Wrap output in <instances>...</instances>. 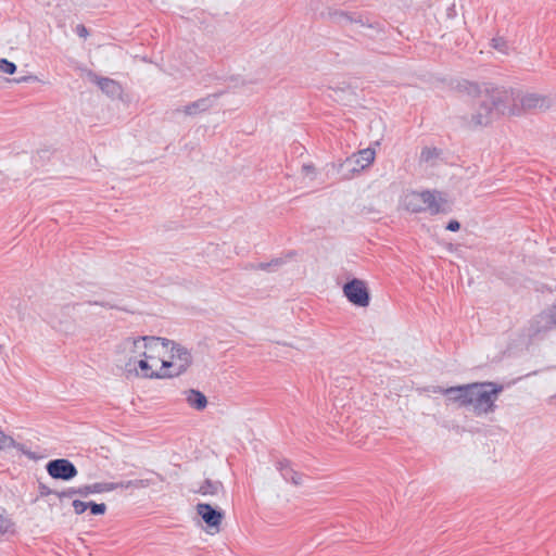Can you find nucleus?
<instances>
[{
	"label": "nucleus",
	"instance_id": "1",
	"mask_svg": "<svg viewBox=\"0 0 556 556\" xmlns=\"http://www.w3.org/2000/svg\"><path fill=\"white\" fill-rule=\"evenodd\" d=\"M503 390V384L485 381L450 388L439 387L435 392L444 394L447 396L448 401L457 403L460 406L471 407L477 416H481L495 410V402Z\"/></svg>",
	"mask_w": 556,
	"mask_h": 556
},
{
	"label": "nucleus",
	"instance_id": "2",
	"mask_svg": "<svg viewBox=\"0 0 556 556\" xmlns=\"http://www.w3.org/2000/svg\"><path fill=\"white\" fill-rule=\"evenodd\" d=\"M402 204L412 213L428 212L430 215H437L451 211L446 194L438 190H408L402 198Z\"/></svg>",
	"mask_w": 556,
	"mask_h": 556
},
{
	"label": "nucleus",
	"instance_id": "3",
	"mask_svg": "<svg viewBox=\"0 0 556 556\" xmlns=\"http://www.w3.org/2000/svg\"><path fill=\"white\" fill-rule=\"evenodd\" d=\"M482 90L486 96V100L491 102L498 115L520 114V92H517L511 88L494 87L491 85H484Z\"/></svg>",
	"mask_w": 556,
	"mask_h": 556
},
{
	"label": "nucleus",
	"instance_id": "4",
	"mask_svg": "<svg viewBox=\"0 0 556 556\" xmlns=\"http://www.w3.org/2000/svg\"><path fill=\"white\" fill-rule=\"evenodd\" d=\"M168 358L162 362L163 378H174L182 375L192 364V356L188 349L172 341L168 348Z\"/></svg>",
	"mask_w": 556,
	"mask_h": 556
},
{
	"label": "nucleus",
	"instance_id": "5",
	"mask_svg": "<svg viewBox=\"0 0 556 556\" xmlns=\"http://www.w3.org/2000/svg\"><path fill=\"white\" fill-rule=\"evenodd\" d=\"M84 311V304H66L49 317V323L56 330L66 334L74 333L76 320Z\"/></svg>",
	"mask_w": 556,
	"mask_h": 556
},
{
	"label": "nucleus",
	"instance_id": "6",
	"mask_svg": "<svg viewBox=\"0 0 556 556\" xmlns=\"http://www.w3.org/2000/svg\"><path fill=\"white\" fill-rule=\"evenodd\" d=\"M123 371L127 379H164L162 368H154L144 357L125 363Z\"/></svg>",
	"mask_w": 556,
	"mask_h": 556
},
{
	"label": "nucleus",
	"instance_id": "7",
	"mask_svg": "<svg viewBox=\"0 0 556 556\" xmlns=\"http://www.w3.org/2000/svg\"><path fill=\"white\" fill-rule=\"evenodd\" d=\"M146 339L143 357L147 358L154 368H160L162 362L165 361V357L168 354V348L169 344H172V340L153 336H146Z\"/></svg>",
	"mask_w": 556,
	"mask_h": 556
},
{
	"label": "nucleus",
	"instance_id": "8",
	"mask_svg": "<svg viewBox=\"0 0 556 556\" xmlns=\"http://www.w3.org/2000/svg\"><path fill=\"white\" fill-rule=\"evenodd\" d=\"M498 116L497 112L491 104L489 100H486V96L484 94L482 89L478 90V101L475 108L473 113L468 121V124L472 127L478 126H486L492 123Z\"/></svg>",
	"mask_w": 556,
	"mask_h": 556
},
{
	"label": "nucleus",
	"instance_id": "9",
	"mask_svg": "<svg viewBox=\"0 0 556 556\" xmlns=\"http://www.w3.org/2000/svg\"><path fill=\"white\" fill-rule=\"evenodd\" d=\"M146 336L142 337H127L123 339L116 346V354L121 361L128 363L143 357L146 348Z\"/></svg>",
	"mask_w": 556,
	"mask_h": 556
},
{
	"label": "nucleus",
	"instance_id": "10",
	"mask_svg": "<svg viewBox=\"0 0 556 556\" xmlns=\"http://www.w3.org/2000/svg\"><path fill=\"white\" fill-rule=\"evenodd\" d=\"M343 293L346 299L354 305L366 307L369 305V292L363 280L353 279L344 285Z\"/></svg>",
	"mask_w": 556,
	"mask_h": 556
},
{
	"label": "nucleus",
	"instance_id": "11",
	"mask_svg": "<svg viewBox=\"0 0 556 556\" xmlns=\"http://www.w3.org/2000/svg\"><path fill=\"white\" fill-rule=\"evenodd\" d=\"M556 327V304L536 315L530 323L529 334L539 336Z\"/></svg>",
	"mask_w": 556,
	"mask_h": 556
},
{
	"label": "nucleus",
	"instance_id": "12",
	"mask_svg": "<svg viewBox=\"0 0 556 556\" xmlns=\"http://www.w3.org/2000/svg\"><path fill=\"white\" fill-rule=\"evenodd\" d=\"M46 468L50 477L65 481L75 478L78 472L74 464L65 458L50 460Z\"/></svg>",
	"mask_w": 556,
	"mask_h": 556
},
{
	"label": "nucleus",
	"instance_id": "13",
	"mask_svg": "<svg viewBox=\"0 0 556 556\" xmlns=\"http://www.w3.org/2000/svg\"><path fill=\"white\" fill-rule=\"evenodd\" d=\"M553 101L549 97L529 92V93H520L519 99V109L521 111H530V110H545L551 108Z\"/></svg>",
	"mask_w": 556,
	"mask_h": 556
},
{
	"label": "nucleus",
	"instance_id": "14",
	"mask_svg": "<svg viewBox=\"0 0 556 556\" xmlns=\"http://www.w3.org/2000/svg\"><path fill=\"white\" fill-rule=\"evenodd\" d=\"M87 77L111 98L119 97L123 91L121 85L109 77H100L91 71L87 72Z\"/></svg>",
	"mask_w": 556,
	"mask_h": 556
},
{
	"label": "nucleus",
	"instance_id": "15",
	"mask_svg": "<svg viewBox=\"0 0 556 556\" xmlns=\"http://www.w3.org/2000/svg\"><path fill=\"white\" fill-rule=\"evenodd\" d=\"M197 513L203 521L216 532L219 531L224 514L220 510L215 509L210 504L199 503L197 505Z\"/></svg>",
	"mask_w": 556,
	"mask_h": 556
},
{
	"label": "nucleus",
	"instance_id": "16",
	"mask_svg": "<svg viewBox=\"0 0 556 556\" xmlns=\"http://www.w3.org/2000/svg\"><path fill=\"white\" fill-rule=\"evenodd\" d=\"M375 160V150L372 149H364L348 157L345 161V165H350L352 172H359L361 169L369 166Z\"/></svg>",
	"mask_w": 556,
	"mask_h": 556
},
{
	"label": "nucleus",
	"instance_id": "17",
	"mask_svg": "<svg viewBox=\"0 0 556 556\" xmlns=\"http://www.w3.org/2000/svg\"><path fill=\"white\" fill-rule=\"evenodd\" d=\"M218 96H219L218 93H214V94H210L207 97L201 98L197 101H193V102L185 105L179 111L188 116H192V115H197L199 113L206 112L215 104Z\"/></svg>",
	"mask_w": 556,
	"mask_h": 556
},
{
	"label": "nucleus",
	"instance_id": "18",
	"mask_svg": "<svg viewBox=\"0 0 556 556\" xmlns=\"http://www.w3.org/2000/svg\"><path fill=\"white\" fill-rule=\"evenodd\" d=\"M118 489L116 482H96L79 486L78 496L86 497L89 494L105 493Z\"/></svg>",
	"mask_w": 556,
	"mask_h": 556
},
{
	"label": "nucleus",
	"instance_id": "19",
	"mask_svg": "<svg viewBox=\"0 0 556 556\" xmlns=\"http://www.w3.org/2000/svg\"><path fill=\"white\" fill-rule=\"evenodd\" d=\"M276 468L280 471L282 478L287 482H291L294 485L302 484V482H303L302 475L299 473L298 471H295L293 468H291L288 460L283 459V460L277 462Z\"/></svg>",
	"mask_w": 556,
	"mask_h": 556
},
{
	"label": "nucleus",
	"instance_id": "20",
	"mask_svg": "<svg viewBox=\"0 0 556 556\" xmlns=\"http://www.w3.org/2000/svg\"><path fill=\"white\" fill-rule=\"evenodd\" d=\"M186 402L197 410H203L207 406L206 396L199 390L190 389L185 392Z\"/></svg>",
	"mask_w": 556,
	"mask_h": 556
},
{
	"label": "nucleus",
	"instance_id": "21",
	"mask_svg": "<svg viewBox=\"0 0 556 556\" xmlns=\"http://www.w3.org/2000/svg\"><path fill=\"white\" fill-rule=\"evenodd\" d=\"M339 21L346 25V24H357L361 27H374V24H371L368 18H363L362 16H355L353 14L346 13V12H338L336 13Z\"/></svg>",
	"mask_w": 556,
	"mask_h": 556
},
{
	"label": "nucleus",
	"instance_id": "22",
	"mask_svg": "<svg viewBox=\"0 0 556 556\" xmlns=\"http://www.w3.org/2000/svg\"><path fill=\"white\" fill-rule=\"evenodd\" d=\"M223 490V484L219 481L206 480L199 489L203 495H216Z\"/></svg>",
	"mask_w": 556,
	"mask_h": 556
},
{
	"label": "nucleus",
	"instance_id": "23",
	"mask_svg": "<svg viewBox=\"0 0 556 556\" xmlns=\"http://www.w3.org/2000/svg\"><path fill=\"white\" fill-rule=\"evenodd\" d=\"M14 533V522L4 511L0 513V535Z\"/></svg>",
	"mask_w": 556,
	"mask_h": 556
},
{
	"label": "nucleus",
	"instance_id": "24",
	"mask_svg": "<svg viewBox=\"0 0 556 556\" xmlns=\"http://www.w3.org/2000/svg\"><path fill=\"white\" fill-rule=\"evenodd\" d=\"M118 485V489H128V488H147L151 484L150 480L148 479H139L134 481H125V482H116Z\"/></svg>",
	"mask_w": 556,
	"mask_h": 556
},
{
	"label": "nucleus",
	"instance_id": "25",
	"mask_svg": "<svg viewBox=\"0 0 556 556\" xmlns=\"http://www.w3.org/2000/svg\"><path fill=\"white\" fill-rule=\"evenodd\" d=\"M15 71L16 65L13 62H10L7 59H0V72L12 75Z\"/></svg>",
	"mask_w": 556,
	"mask_h": 556
},
{
	"label": "nucleus",
	"instance_id": "26",
	"mask_svg": "<svg viewBox=\"0 0 556 556\" xmlns=\"http://www.w3.org/2000/svg\"><path fill=\"white\" fill-rule=\"evenodd\" d=\"M492 47L503 54L508 53V45L503 38H493Z\"/></svg>",
	"mask_w": 556,
	"mask_h": 556
},
{
	"label": "nucleus",
	"instance_id": "27",
	"mask_svg": "<svg viewBox=\"0 0 556 556\" xmlns=\"http://www.w3.org/2000/svg\"><path fill=\"white\" fill-rule=\"evenodd\" d=\"M282 264V261L280 258H275L267 263H260L255 266L256 269L261 270H271L273 268H276Z\"/></svg>",
	"mask_w": 556,
	"mask_h": 556
},
{
	"label": "nucleus",
	"instance_id": "28",
	"mask_svg": "<svg viewBox=\"0 0 556 556\" xmlns=\"http://www.w3.org/2000/svg\"><path fill=\"white\" fill-rule=\"evenodd\" d=\"M79 486L78 488H67L61 492H55L56 496L59 498H72L75 495H78Z\"/></svg>",
	"mask_w": 556,
	"mask_h": 556
},
{
	"label": "nucleus",
	"instance_id": "29",
	"mask_svg": "<svg viewBox=\"0 0 556 556\" xmlns=\"http://www.w3.org/2000/svg\"><path fill=\"white\" fill-rule=\"evenodd\" d=\"M13 444V438L7 435L3 431L0 430V451L10 448V445Z\"/></svg>",
	"mask_w": 556,
	"mask_h": 556
},
{
	"label": "nucleus",
	"instance_id": "30",
	"mask_svg": "<svg viewBox=\"0 0 556 556\" xmlns=\"http://www.w3.org/2000/svg\"><path fill=\"white\" fill-rule=\"evenodd\" d=\"M88 504H89L88 508H90L91 514H93V515H103L106 511V505L103 503L97 504V503L90 502Z\"/></svg>",
	"mask_w": 556,
	"mask_h": 556
},
{
	"label": "nucleus",
	"instance_id": "31",
	"mask_svg": "<svg viewBox=\"0 0 556 556\" xmlns=\"http://www.w3.org/2000/svg\"><path fill=\"white\" fill-rule=\"evenodd\" d=\"M88 503L79 500H74L72 503L73 509L77 515H81L83 513H85L88 508Z\"/></svg>",
	"mask_w": 556,
	"mask_h": 556
},
{
	"label": "nucleus",
	"instance_id": "32",
	"mask_svg": "<svg viewBox=\"0 0 556 556\" xmlns=\"http://www.w3.org/2000/svg\"><path fill=\"white\" fill-rule=\"evenodd\" d=\"M10 448H16L18 451H21L23 454L27 455V456H31V453L28 452L26 448H25V445L21 444V443H17L15 442V440L13 439V444L10 445Z\"/></svg>",
	"mask_w": 556,
	"mask_h": 556
},
{
	"label": "nucleus",
	"instance_id": "33",
	"mask_svg": "<svg viewBox=\"0 0 556 556\" xmlns=\"http://www.w3.org/2000/svg\"><path fill=\"white\" fill-rule=\"evenodd\" d=\"M75 30L76 34L83 38H86L89 35L88 29L83 24L77 25Z\"/></svg>",
	"mask_w": 556,
	"mask_h": 556
},
{
	"label": "nucleus",
	"instance_id": "34",
	"mask_svg": "<svg viewBox=\"0 0 556 556\" xmlns=\"http://www.w3.org/2000/svg\"><path fill=\"white\" fill-rule=\"evenodd\" d=\"M459 228H460V224L455 219L450 220L446 226V229L450 231H457V230H459Z\"/></svg>",
	"mask_w": 556,
	"mask_h": 556
},
{
	"label": "nucleus",
	"instance_id": "35",
	"mask_svg": "<svg viewBox=\"0 0 556 556\" xmlns=\"http://www.w3.org/2000/svg\"><path fill=\"white\" fill-rule=\"evenodd\" d=\"M302 172L305 174V175H314L315 174V167L313 165H309V164H305L302 166Z\"/></svg>",
	"mask_w": 556,
	"mask_h": 556
},
{
	"label": "nucleus",
	"instance_id": "36",
	"mask_svg": "<svg viewBox=\"0 0 556 556\" xmlns=\"http://www.w3.org/2000/svg\"><path fill=\"white\" fill-rule=\"evenodd\" d=\"M36 77L34 76H28V77H22L20 79H17L18 83H22V81H28V80H35Z\"/></svg>",
	"mask_w": 556,
	"mask_h": 556
},
{
	"label": "nucleus",
	"instance_id": "37",
	"mask_svg": "<svg viewBox=\"0 0 556 556\" xmlns=\"http://www.w3.org/2000/svg\"><path fill=\"white\" fill-rule=\"evenodd\" d=\"M430 153H431V151H430L429 149H425V150H422V152H421V157H424V159H428V157H429V155H430Z\"/></svg>",
	"mask_w": 556,
	"mask_h": 556
},
{
	"label": "nucleus",
	"instance_id": "38",
	"mask_svg": "<svg viewBox=\"0 0 556 556\" xmlns=\"http://www.w3.org/2000/svg\"><path fill=\"white\" fill-rule=\"evenodd\" d=\"M475 90H478V87L476 85L471 86Z\"/></svg>",
	"mask_w": 556,
	"mask_h": 556
}]
</instances>
